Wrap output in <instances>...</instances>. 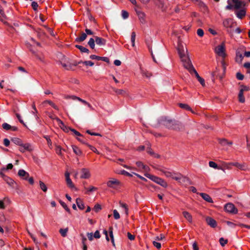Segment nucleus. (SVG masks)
Masks as SVG:
<instances>
[{
    "label": "nucleus",
    "mask_w": 250,
    "mask_h": 250,
    "mask_svg": "<svg viewBox=\"0 0 250 250\" xmlns=\"http://www.w3.org/2000/svg\"><path fill=\"white\" fill-rule=\"evenodd\" d=\"M223 25L226 28H232L236 26V23H233L231 19H226L223 21Z\"/></svg>",
    "instance_id": "15"
},
{
    "label": "nucleus",
    "mask_w": 250,
    "mask_h": 250,
    "mask_svg": "<svg viewBox=\"0 0 250 250\" xmlns=\"http://www.w3.org/2000/svg\"><path fill=\"white\" fill-rule=\"evenodd\" d=\"M18 175L21 177L24 180H27V178L29 177V175L28 173L26 172L23 169H20L18 171Z\"/></svg>",
    "instance_id": "21"
},
{
    "label": "nucleus",
    "mask_w": 250,
    "mask_h": 250,
    "mask_svg": "<svg viewBox=\"0 0 250 250\" xmlns=\"http://www.w3.org/2000/svg\"><path fill=\"white\" fill-rule=\"evenodd\" d=\"M226 9L233 10L236 17L243 19L246 15V2L241 0H228Z\"/></svg>",
    "instance_id": "1"
},
{
    "label": "nucleus",
    "mask_w": 250,
    "mask_h": 250,
    "mask_svg": "<svg viewBox=\"0 0 250 250\" xmlns=\"http://www.w3.org/2000/svg\"><path fill=\"white\" fill-rule=\"evenodd\" d=\"M225 46L224 43L218 45L215 47V52L220 57L224 59L226 57Z\"/></svg>",
    "instance_id": "5"
},
{
    "label": "nucleus",
    "mask_w": 250,
    "mask_h": 250,
    "mask_svg": "<svg viewBox=\"0 0 250 250\" xmlns=\"http://www.w3.org/2000/svg\"><path fill=\"white\" fill-rule=\"evenodd\" d=\"M76 203L80 209L83 210L84 208V205L80 198L77 199Z\"/></svg>",
    "instance_id": "30"
},
{
    "label": "nucleus",
    "mask_w": 250,
    "mask_h": 250,
    "mask_svg": "<svg viewBox=\"0 0 250 250\" xmlns=\"http://www.w3.org/2000/svg\"><path fill=\"white\" fill-rule=\"evenodd\" d=\"M238 100L239 102L241 103H244L245 101V99L244 96V92L242 91V90L239 91V94H238Z\"/></svg>",
    "instance_id": "31"
},
{
    "label": "nucleus",
    "mask_w": 250,
    "mask_h": 250,
    "mask_svg": "<svg viewBox=\"0 0 250 250\" xmlns=\"http://www.w3.org/2000/svg\"><path fill=\"white\" fill-rule=\"evenodd\" d=\"M2 127L6 130H10L11 128H12V126L6 123H4L2 125Z\"/></svg>",
    "instance_id": "49"
},
{
    "label": "nucleus",
    "mask_w": 250,
    "mask_h": 250,
    "mask_svg": "<svg viewBox=\"0 0 250 250\" xmlns=\"http://www.w3.org/2000/svg\"><path fill=\"white\" fill-rule=\"evenodd\" d=\"M200 195L207 202L210 203L213 202L212 198L208 194L205 193H201Z\"/></svg>",
    "instance_id": "23"
},
{
    "label": "nucleus",
    "mask_w": 250,
    "mask_h": 250,
    "mask_svg": "<svg viewBox=\"0 0 250 250\" xmlns=\"http://www.w3.org/2000/svg\"><path fill=\"white\" fill-rule=\"evenodd\" d=\"M86 33L83 32V34H82L80 37H77L75 39V42H83L86 38L87 34L92 35V34H93V32H86Z\"/></svg>",
    "instance_id": "17"
},
{
    "label": "nucleus",
    "mask_w": 250,
    "mask_h": 250,
    "mask_svg": "<svg viewBox=\"0 0 250 250\" xmlns=\"http://www.w3.org/2000/svg\"><path fill=\"white\" fill-rule=\"evenodd\" d=\"M0 14L2 17V18L0 19V20L3 21H4V20H5L6 19V16H5L4 11H3V9L2 8V7L0 5Z\"/></svg>",
    "instance_id": "47"
},
{
    "label": "nucleus",
    "mask_w": 250,
    "mask_h": 250,
    "mask_svg": "<svg viewBox=\"0 0 250 250\" xmlns=\"http://www.w3.org/2000/svg\"><path fill=\"white\" fill-rule=\"evenodd\" d=\"M101 57L100 56H96L95 55H91L90 56V58L92 60H97L98 61L101 60Z\"/></svg>",
    "instance_id": "63"
},
{
    "label": "nucleus",
    "mask_w": 250,
    "mask_h": 250,
    "mask_svg": "<svg viewBox=\"0 0 250 250\" xmlns=\"http://www.w3.org/2000/svg\"><path fill=\"white\" fill-rule=\"evenodd\" d=\"M171 175L172 176L170 178L177 181H180L183 177L182 175L180 173L175 172L174 171H172Z\"/></svg>",
    "instance_id": "20"
},
{
    "label": "nucleus",
    "mask_w": 250,
    "mask_h": 250,
    "mask_svg": "<svg viewBox=\"0 0 250 250\" xmlns=\"http://www.w3.org/2000/svg\"><path fill=\"white\" fill-rule=\"evenodd\" d=\"M75 47L79 49L81 51V52L82 53H89V51L87 48H86L83 46L79 45H76Z\"/></svg>",
    "instance_id": "33"
},
{
    "label": "nucleus",
    "mask_w": 250,
    "mask_h": 250,
    "mask_svg": "<svg viewBox=\"0 0 250 250\" xmlns=\"http://www.w3.org/2000/svg\"><path fill=\"white\" fill-rule=\"evenodd\" d=\"M119 204H120V207H121L122 208H123L125 209V213L126 214V215H128V206H127V204H126L125 203H122L121 202H119Z\"/></svg>",
    "instance_id": "37"
},
{
    "label": "nucleus",
    "mask_w": 250,
    "mask_h": 250,
    "mask_svg": "<svg viewBox=\"0 0 250 250\" xmlns=\"http://www.w3.org/2000/svg\"><path fill=\"white\" fill-rule=\"evenodd\" d=\"M113 216L115 219L117 220L120 218V215L117 210L114 209L113 210Z\"/></svg>",
    "instance_id": "57"
},
{
    "label": "nucleus",
    "mask_w": 250,
    "mask_h": 250,
    "mask_svg": "<svg viewBox=\"0 0 250 250\" xmlns=\"http://www.w3.org/2000/svg\"><path fill=\"white\" fill-rule=\"evenodd\" d=\"M31 6L34 9V10L36 11L38 7V4L36 1H33L31 4Z\"/></svg>",
    "instance_id": "61"
},
{
    "label": "nucleus",
    "mask_w": 250,
    "mask_h": 250,
    "mask_svg": "<svg viewBox=\"0 0 250 250\" xmlns=\"http://www.w3.org/2000/svg\"><path fill=\"white\" fill-rule=\"evenodd\" d=\"M102 209L101 206L99 204H96L94 207V210L95 212H97Z\"/></svg>",
    "instance_id": "64"
},
{
    "label": "nucleus",
    "mask_w": 250,
    "mask_h": 250,
    "mask_svg": "<svg viewBox=\"0 0 250 250\" xmlns=\"http://www.w3.org/2000/svg\"><path fill=\"white\" fill-rule=\"evenodd\" d=\"M163 124L167 128L170 129L179 130L180 125L175 121L165 119L163 121Z\"/></svg>",
    "instance_id": "3"
},
{
    "label": "nucleus",
    "mask_w": 250,
    "mask_h": 250,
    "mask_svg": "<svg viewBox=\"0 0 250 250\" xmlns=\"http://www.w3.org/2000/svg\"><path fill=\"white\" fill-rule=\"evenodd\" d=\"M82 174L81 175V178L82 179H88L91 176V174L89 169L86 168H83L81 169Z\"/></svg>",
    "instance_id": "12"
},
{
    "label": "nucleus",
    "mask_w": 250,
    "mask_h": 250,
    "mask_svg": "<svg viewBox=\"0 0 250 250\" xmlns=\"http://www.w3.org/2000/svg\"><path fill=\"white\" fill-rule=\"evenodd\" d=\"M206 221L208 225L212 228H215L217 226L216 221L211 217H207L206 219Z\"/></svg>",
    "instance_id": "19"
},
{
    "label": "nucleus",
    "mask_w": 250,
    "mask_h": 250,
    "mask_svg": "<svg viewBox=\"0 0 250 250\" xmlns=\"http://www.w3.org/2000/svg\"><path fill=\"white\" fill-rule=\"evenodd\" d=\"M109 236L111 238V242L113 245V246H115L114 241V238H113V228L110 227L109 229Z\"/></svg>",
    "instance_id": "44"
},
{
    "label": "nucleus",
    "mask_w": 250,
    "mask_h": 250,
    "mask_svg": "<svg viewBox=\"0 0 250 250\" xmlns=\"http://www.w3.org/2000/svg\"><path fill=\"white\" fill-rule=\"evenodd\" d=\"M72 148L73 152L77 155L80 156L82 154V152L81 150L77 146H73Z\"/></svg>",
    "instance_id": "34"
},
{
    "label": "nucleus",
    "mask_w": 250,
    "mask_h": 250,
    "mask_svg": "<svg viewBox=\"0 0 250 250\" xmlns=\"http://www.w3.org/2000/svg\"><path fill=\"white\" fill-rule=\"evenodd\" d=\"M68 229L67 228L64 229H61L59 230V232L62 237H65L67 235V232H68Z\"/></svg>",
    "instance_id": "42"
},
{
    "label": "nucleus",
    "mask_w": 250,
    "mask_h": 250,
    "mask_svg": "<svg viewBox=\"0 0 250 250\" xmlns=\"http://www.w3.org/2000/svg\"><path fill=\"white\" fill-rule=\"evenodd\" d=\"M145 176L147 178H149L152 181L154 182L155 183H157V184H159L160 182L161 181L162 178H160L159 177H157L156 176L151 175L149 173H145Z\"/></svg>",
    "instance_id": "13"
},
{
    "label": "nucleus",
    "mask_w": 250,
    "mask_h": 250,
    "mask_svg": "<svg viewBox=\"0 0 250 250\" xmlns=\"http://www.w3.org/2000/svg\"><path fill=\"white\" fill-rule=\"evenodd\" d=\"M135 37H136L135 32H132L131 37V41L132 46H135Z\"/></svg>",
    "instance_id": "53"
},
{
    "label": "nucleus",
    "mask_w": 250,
    "mask_h": 250,
    "mask_svg": "<svg viewBox=\"0 0 250 250\" xmlns=\"http://www.w3.org/2000/svg\"><path fill=\"white\" fill-rule=\"evenodd\" d=\"M180 59L183 62L184 67L187 69L190 74H192V71H194L195 68L192 64L188 55L181 57Z\"/></svg>",
    "instance_id": "2"
},
{
    "label": "nucleus",
    "mask_w": 250,
    "mask_h": 250,
    "mask_svg": "<svg viewBox=\"0 0 250 250\" xmlns=\"http://www.w3.org/2000/svg\"><path fill=\"white\" fill-rule=\"evenodd\" d=\"M196 4L199 6V7L201 9V10L203 11L206 12L208 11L207 6L201 0H198V1H197Z\"/></svg>",
    "instance_id": "24"
},
{
    "label": "nucleus",
    "mask_w": 250,
    "mask_h": 250,
    "mask_svg": "<svg viewBox=\"0 0 250 250\" xmlns=\"http://www.w3.org/2000/svg\"><path fill=\"white\" fill-rule=\"evenodd\" d=\"M183 215L190 223L192 222V217L188 212L184 211L183 212Z\"/></svg>",
    "instance_id": "26"
},
{
    "label": "nucleus",
    "mask_w": 250,
    "mask_h": 250,
    "mask_svg": "<svg viewBox=\"0 0 250 250\" xmlns=\"http://www.w3.org/2000/svg\"><path fill=\"white\" fill-rule=\"evenodd\" d=\"M229 165L235 167L241 170L246 171L249 169L248 166L245 164H240L238 162L229 163Z\"/></svg>",
    "instance_id": "9"
},
{
    "label": "nucleus",
    "mask_w": 250,
    "mask_h": 250,
    "mask_svg": "<svg viewBox=\"0 0 250 250\" xmlns=\"http://www.w3.org/2000/svg\"><path fill=\"white\" fill-rule=\"evenodd\" d=\"M236 78L239 80H243L244 79V75L240 72H237L236 75Z\"/></svg>",
    "instance_id": "60"
},
{
    "label": "nucleus",
    "mask_w": 250,
    "mask_h": 250,
    "mask_svg": "<svg viewBox=\"0 0 250 250\" xmlns=\"http://www.w3.org/2000/svg\"><path fill=\"white\" fill-rule=\"evenodd\" d=\"M225 210L229 213L237 214L238 209L232 203H227L224 207Z\"/></svg>",
    "instance_id": "7"
},
{
    "label": "nucleus",
    "mask_w": 250,
    "mask_h": 250,
    "mask_svg": "<svg viewBox=\"0 0 250 250\" xmlns=\"http://www.w3.org/2000/svg\"><path fill=\"white\" fill-rule=\"evenodd\" d=\"M218 141L219 144L222 146H231L233 144L232 141H229L225 138H219L218 139Z\"/></svg>",
    "instance_id": "16"
},
{
    "label": "nucleus",
    "mask_w": 250,
    "mask_h": 250,
    "mask_svg": "<svg viewBox=\"0 0 250 250\" xmlns=\"http://www.w3.org/2000/svg\"><path fill=\"white\" fill-rule=\"evenodd\" d=\"M49 104L50 105H51L53 108L56 110H58V106L51 101L50 100H46L42 102L43 104Z\"/></svg>",
    "instance_id": "32"
},
{
    "label": "nucleus",
    "mask_w": 250,
    "mask_h": 250,
    "mask_svg": "<svg viewBox=\"0 0 250 250\" xmlns=\"http://www.w3.org/2000/svg\"><path fill=\"white\" fill-rule=\"evenodd\" d=\"M243 55L239 52H237L236 54L235 61L238 63H241L243 59Z\"/></svg>",
    "instance_id": "29"
},
{
    "label": "nucleus",
    "mask_w": 250,
    "mask_h": 250,
    "mask_svg": "<svg viewBox=\"0 0 250 250\" xmlns=\"http://www.w3.org/2000/svg\"><path fill=\"white\" fill-rule=\"evenodd\" d=\"M135 11L140 21L142 23L144 22L145 21V14L140 9H136Z\"/></svg>",
    "instance_id": "18"
},
{
    "label": "nucleus",
    "mask_w": 250,
    "mask_h": 250,
    "mask_svg": "<svg viewBox=\"0 0 250 250\" xmlns=\"http://www.w3.org/2000/svg\"><path fill=\"white\" fill-rule=\"evenodd\" d=\"M228 242V241L227 239H225L223 237L220 238L219 239V242L220 243V245L223 247H224L226 244H227Z\"/></svg>",
    "instance_id": "50"
},
{
    "label": "nucleus",
    "mask_w": 250,
    "mask_h": 250,
    "mask_svg": "<svg viewBox=\"0 0 250 250\" xmlns=\"http://www.w3.org/2000/svg\"><path fill=\"white\" fill-rule=\"evenodd\" d=\"M177 49L180 58L188 55V50L186 47H185L184 44H183L180 37H178V45Z\"/></svg>",
    "instance_id": "4"
},
{
    "label": "nucleus",
    "mask_w": 250,
    "mask_h": 250,
    "mask_svg": "<svg viewBox=\"0 0 250 250\" xmlns=\"http://www.w3.org/2000/svg\"><path fill=\"white\" fill-rule=\"evenodd\" d=\"M158 170L162 172L167 178H170V177L172 176L171 173L172 171H169L168 169L166 168H158Z\"/></svg>",
    "instance_id": "22"
},
{
    "label": "nucleus",
    "mask_w": 250,
    "mask_h": 250,
    "mask_svg": "<svg viewBox=\"0 0 250 250\" xmlns=\"http://www.w3.org/2000/svg\"><path fill=\"white\" fill-rule=\"evenodd\" d=\"M122 16L124 19H127L129 16V14L128 12L125 10H122Z\"/></svg>",
    "instance_id": "52"
},
{
    "label": "nucleus",
    "mask_w": 250,
    "mask_h": 250,
    "mask_svg": "<svg viewBox=\"0 0 250 250\" xmlns=\"http://www.w3.org/2000/svg\"><path fill=\"white\" fill-rule=\"evenodd\" d=\"M86 146L92 150L94 152L97 153V154H99V151L97 150V149L93 146L87 144L86 145Z\"/></svg>",
    "instance_id": "51"
},
{
    "label": "nucleus",
    "mask_w": 250,
    "mask_h": 250,
    "mask_svg": "<svg viewBox=\"0 0 250 250\" xmlns=\"http://www.w3.org/2000/svg\"><path fill=\"white\" fill-rule=\"evenodd\" d=\"M12 141L15 144L20 146L22 144L21 140L18 138H14L12 139Z\"/></svg>",
    "instance_id": "45"
},
{
    "label": "nucleus",
    "mask_w": 250,
    "mask_h": 250,
    "mask_svg": "<svg viewBox=\"0 0 250 250\" xmlns=\"http://www.w3.org/2000/svg\"><path fill=\"white\" fill-rule=\"evenodd\" d=\"M30 50L32 52L33 54H34L37 59H39L42 62L43 61L44 57L42 54H38L37 52L35 51V50L33 49L32 47H31V48H30Z\"/></svg>",
    "instance_id": "25"
},
{
    "label": "nucleus",
    "mask_w": 250,
    "mask_h": 250,
    "mask_svg": "<svg viewBox=\"0 0 250 250\" xmlns=\"http://www.w3.org/2000/svg\"><path fill=\"white\" fill-rule=\"evenodd\" d=\"M70 131L73 132V133L78 137H83V135L81 134L79 132L75 130V129L72 128L70 129Z\"/></svg>",
    "instance_id": "54"
},
{
    "label": "nucleus",
    "mask_w": 250,
    "mask_h": 250,
    "mask_svg": "<svg viewBox=\"0 0 250 250\" xmlns=\"http://www.w3.org/2000/svg\"><path fill=\"white\" fill-rule=\"evenodd\" d=\"M65 177L67 186L71 188H74L75 186L70 178V174L68 172H66L65 173Z\"/></svg>",
    "instance_id": "14"
},
{
    "label": "nucleus",
    "mask_w": 250,
    "mask_h": 250,
    "mask_svg": "<svg viewBox=\"0 0 250 250\" xmlns=\"http://www.w3.org/2000/svg\"><path fill=\"white\" fill-rule=\"evenodd\" d=\"M38 37L41 39V40H42L43 41L45 40V38L46 37V35L45 34V32H37Z\"/></svg>",
    "instance_id": "43"
},
{
    "label": "nucleus",
    "mask_w": 250,
    "mask_h": 250,
    "mask_svg": "<svg viewBox=\"0 0 250 250\" xmlns=\"http://www.w3.org/2000/svg\"><path fill=\"white\" fill-rule=\"evenodd\" d=\"M32 150L31 145L28 143H22L19 148V150L22 153H24L25 151H31Z\"/></svg>",
    "instance_id": "11"
},
{
    "label": "nucleus",
    "mask_w": 250,
    "mask_h": 250,
    "mask_svg": "<svg viewBox=\"0 0 250 250\" xmlns=\"http://www.w3.org/2000/svg\"><path fill=\"white\" fill-rule=\"evenodd\" d=\"M81 62H74L72 63L67 62V63H62V66L67 70H74V67L80 64Z\"/></svg>",
    "instance_id": "8"
},
{
    "label": "nucleus",
    "mask_w": 250,
    "mask_h": 250,
    "mask_svg": "<svg viewBox=\"0 0 250 250\" xmlns=\"http://www.w3.org/2000/svg\"><path fill=\"white\" fill-rule=\"evenodd\" d=\"M158 185H160L164 188H167L168 186L167 182L163 179L161 180Z\"/></svg>",
    "instance_id": "48"
},
{
    "label": "nucleus",
    "mask_w": 250,
    "mask_h": 250,
    "mask_svg": "<svg viewBox=\"0 0 250 250\" xmlns=\"http://www.w3.org/2000/svg\"><path fill=\"white\" fill-rule=\"evenodd\" d=\"M84 189L86 190L85 193L89 194L90 192L97 190L98 188L93 186H90L89 188L84 187Z\"/></svg>",
    "instance_id": "35"
},
{
    "label": "nucleus",
    "mask_w": 250,
    "mask_h": 250,
    "mask_svg": "<svg viewBox=\"0 0 250 250\" xmlns=\"http://www.w3.org/2000/svg\"><path fill=\"white\" fill-rule=\"evenodd\" d=\"M179 105L181 108L185 109L187 110L190 111L192 113L195 114V112L192 110L191 107L188 104L180 103L179 104Z\"/></svg>",
    "instance_id": "27"
},
{
    "label": "nucleus",
    "mask_w": 250,
    "mask_h": 250,
    "mask_svg": "<svg viewBox=\"0 0 250 250\" xmlns=\"http://www.w3.org/2000/svg\"><path fill=\"white\" fill-rule=\"evenodd\" d=\"M3 180L8 184H9V185H13L14 183V181L13 179H12L11 178L8 177V176H6V177H4V178L3 179Z\"/></svg>",
    "instance_id": "39"
},
{
    "label": "nucleus",
    "mask_w": 250,
    "mask_h": 250,
    "mask_svg": "<svg viewBox=\"0 0 250 250\" xmlns=\"http://www.w3.org/2000/svg\"><path fill=\"white\" fill-rule=\"evenodd\" d=\"M55 151L57 154H58L59 155H62V147L60 146H57L55 148Z\"/></svg>",
    "instance_id": "55"
},
{
    "label": "nucleus",
    "mask_w": 250,
    "mask_h": 250,
    "mask_svg": "<svg viewBox=\"0 0 250 250\" xmlns=\"http://www.w3.org/2000/svg\"><path fill=\"white\" fill-rule=\"evenodd\" d=\"M113 90L118 95H123L125 93V91L122 89L114 88Z\"/></svg>",
    "instance_id": "56"
},
{
    "label": "nucleus",
    "mask_w": 250,
    "mask_h": 250,
    "mask_svg": "<svg viewBox=\"0 0 250 250\" xmlns=\"http://www.w3.org/2000/svg\"><path fill=\"white\" fill-rule=\"evenodd\" d=\"M136 165L138 167L139 170L143 171L144 172H148L149 170V167L148 166L145 165L141 161H138L136 162Z\"/></svg>",
    "instance_id": "10"
},
{
    "label": "nucleus",
    "mask_w": 250,
    "mask_h": 250,
    "mask_svg": "<svg viewBox=\"0 0 250 250\" xmlns=\"http://www.w3.org/2000/svg\"><path fill=\"white\" fill-rule=\"evenodd\" d=\"M95 40L93 38H90L89 42H88V45L90 46L91 48L94 49L95 47Z\"/></svg>",
    "instance_id": "46"
},
{
    "label": "nucleus",
    "mask_w": 250,
    "mask_h": 250,
    "mask_svg": "<svg viewBox=\"0 0 250 250\" xmlns=\"http://www.w3.org/2000/svg\"><path fill=\"white\" fill-rule=\"evenodd\" d=\"M209 166L211 167H213L215 169H223V168L221 167H219L218 166L217 164L213 161H209Z\"/></svg>",
    "instance_id": "36"
},
{
    "label": "nucleus",
    "mask_w": 250,
    "mask_h": 250,
    "mask_svg": "<svg viewBox=\"0 0 250 250\" xmlns=\"http://www.w3.org/2000/svg\"><path fill=\"white\" fill-rule=\"evenodd\" d=\"M77 139L78 141L86 145L88 143H87L86 138L83 135V137H77Z\"/></svg>",
    "instance_id": "40"
},
{
    "label": "nucleus",
    "mask_w": 250,
    "mask_h": 250,
    "mask_svg": "<svg viewBox=\"0 0 250 250\" xmlns=\"http://www.w3.org/2000/svg\"><path fill=\"white\" fill-rule=\"evenodd\" d=\"M141 73L143 76L148 78H150L152 76L151 73L146 70L141 69Z\"/></svg>",
    "instance_id": "38"
},
{
    "label": "nucleus",
    "mask_w": 250,
    "mask_h": 250,
    "mask_svg": "<svg viewBox=\"0 0 250 250\" xmlns=\"http://www.w3.org/2000/svg\"><path fill=\"white\" fill-rule=\"evenodd\" d=\"M120 174H122V175H125L126 176H128V177H132V174L128 172L127 171L125 170H122L121 171V172H120Z\"/></svg>",
    "instance_id": "58"
},
{
    "label": "nucleus",
    "mask_w": 250,
    "mask_h": 250,
    "mask_svg": "<svg viewBox=\"0 0 250 250\" xmlns=\"http://www.w3.org/2000/svg\"><path fill=\"white\" fill-rule=\"evenodd\" d=\"M95 42L99 45H104L105 43V40L102 38L95 37Z\"/></svg>",
    "instance_id": "28"
},
{
    "label": "nucleus",
    "mask_w": 250,
    "mask_h": 250,
    "mask_svg": "<svg viewBox=\"0 0 250 250\" xmlns=\"http://www.w3.org/2000/svg\"><path fill=\"white\" fill-rule=\"evenodd\" d=\"M107 186L108 188H112L113 189H116L119 187L121 185V182L119 180L115 178H110L107 182Z\"/></svg>",
    "instance_id": "6"
},
{
    "label": "nucleus",
    "mask_w": 250,
    "mask_h": 250,
    "mask_svg": "<svg viewBox=\"0 0 250 250\" xmlns=\"http://www.w3.org/2000/svg\"><path fill=\"white\" fill-rule=\"evenodd\" d=\"M80 62H81V63H82L85 64V65H89L90 66H92L94 65V63L92 62L89 61L84 62L80 61Z\"/></svg>",
    "instance_id": "59"
},
{
    "label": "nucleus",
    "mask_w": 250,
    "mask_h": 250,
    "mask_svg": "<svg viewBox=\"0 0 250 250\" xmlns=\"http://www.w3.org/2000/svg\"><path fill=\"white\" fill-rule=\"evenodd\" d=\"M39 183H40V188L42 189V190L43 191L46 192L47 190V188L46 186L45 185V184L42 181H40Z\"/></svg>",
    "instance_id": "41"
},
{
    "label": "nucleus",
    "mask_w": 250,
    "mask_h": 250,
    "mask_svg": "<svg viewBox=\"0 0 250 250\" xmlns=\"http://www.w3.org/2000/svg\"><path fill=\"white\" fill-rule=\"evenodd\" d=\"M153 244L157 249H160L161 248V244L160 243L157 242L155 241L153 242Z\"/></svg>",
    "instance_id": "62"
}]
</instances>
